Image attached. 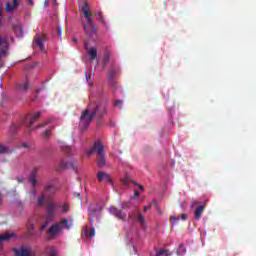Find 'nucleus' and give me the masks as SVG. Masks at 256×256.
<instances>
[{
  "mask_svg": "<svg viewBox=\"0 0 256 256\" xmlns=\"http://www.w3.org/2000/svg\"><path fill=\"white\" fill-rule=\"evenodd\" d=\"M7 51H9V40L7 39V36H0V59L3 55H6ZM0 67H3L1 62Z\"/></svg>",
  "mask_w": 256,
  "mask_h": 256,
  "instance_id": "7",
  "label": "nucleus"
},
{
  "mask_svg": "<svg viewBox=\"0 0 256 256\" xmlns=\"http://www.w3.org/2000/svg\"><path fill=\"white\" fill-rule=\"evenodd\" d=\"M13 237V233H5L0 235V245L4 243V241H9Z\"/></svg>",
  "mask_w": 256,
  "mask_h": 256,
  "instance_id": "24",
  "label": "nucleus"
},
{
  "mask_svg": "<svg viewBox=\"0 0 256 256\" xmlns=\"http://www.w3.org/2000/svg\"><path fill=\"white\" fill-rule=\"evenodd\" d=\"M87 157H91V155H95L97 153L98 157L96 159V163L98 167H105L107 163V159L105 158V147L101 141L97 140L94 142V146L90 149L85 150Z\"/></svg>",
  "mask_w": 256,
  "mask_h": 256,
  "instance_id": "2",
  "label": "nucleus"
},
{
  "mask_svg": "<svg viewBox=\"0 0 256 256\" xmlns=\"http://www.w3.org/2000/svg\"><path fill=\"white\" fill-rule=\"evenodd\" d=\"M44 203H45V195L42 194V195L38 198L37 204H38L39 207H43Z\"/></svg>",
  "mask_w": 256,
  "mask_h": 256,
  "instance_id": "29",
  "label": "nucleus"
},
{
  "mask_svg": "<svg viewBox=\"0 0 256 256\" xmlns=\"http://www.w3.org/2000/svg\"><path fill=\"white\" fill-rule=\"evenodd\" d=\"M138 222L142 225H145V217H143L141 211H138Z\"/></svg>",
  "mask_w": 256,
  "mask_h": 256,
  "instance_id": "30",
  "label": "nucleus"
},
{
  "mask_svg": "<svg viewBox=\"0 0 256 256\" xmlns=\"http://www.w3.org/2000/svg\"><path fill=\"white\" fill-rule=\"evenodd\" d=\"M51 120H47L46 122L40 123L35 129H41V127H46V125H49V122Z\"/></svg>",
  "mask_w": 256,
  "mask_h": 256,
  "instance_id": "38",
  "label": "nucleus"
},
{
  "mask_svg": "<svg viewBox=\"0 0 256 256\" xmlns=\"http://www.w3.org/2000/svg\"><path fill=\"white\" fill-rule=\"evenodd\" d=\"M95 119V114L91 111V105H88V108L85 109L80 116L79 127L82 131H85L91 124V121Z\"/></svg>",
  "mask_w": 256,
  "mask_h": 256,
  "instance_id": "4",
  "label": "nucleus"
},
{
  "mask_svg": "<svg viewBox=\"0 0 256 256\" xmlns=\"http://www.w3.org/2000/svg\"><path fill=\"white\" fill-rule=\"evenodd\" d=\"M58 35H61V27H58Z\"/></svg>",
  "mask_w": 256,
  "mask_h": 256,
  "instance_id": "48",
  "label": "nucleus"
},
{
  "mask_svg": "<svg viewBox=\"0 0 256 256\" xmlns=\"http://www.w3.org/2000/svg\"><path fill=\"white\" fill-rule=\"evenodd\" d=\"M49 255L57 256V250L55 249V247H53V246L49 247Z\"/></svg>",
  "mask_w": 256,
  "mask_h": 256,
  "instance_id": "33",
  "label": "nucleus"
},
{
  "mask_svg": "<svg viewBox=\"0 0 256 256\" xmlns=\"http://www.w3.org/2000/svg\"><path fill=\"white\" fill-rule=\"evenodd\" d=\"M84 234H85L86 237H88V238L95 237V228H90V230H89V228L86 227V228L84 229Z\"/></svg>",
  "mask_w": 256,
  "mask_h": 256,
  "instance_id": "23",
  "label": "nucleus"
},
{
  "mask_svg": "<svg viewBox=\"0 0 256 256\" xmlns=\"http://www.w3.org/2000/svg\"><path fill=\"white\" fill-rule=\"evenodd\" d=\"M178 221L179 219H182V221H187V214H182V215H179V216H176Z\"/></svg>",
  "mask_w": 256,
  "mask_h": 256,
  "instance_id": "42",
  "label": "nucleus"
},
{
  "mask_svg": "<svg viewBox=\"0 0 256 256\" xmlns=\"http://www.w3.org/2000/svg\"><path fill=\"white\" fill-rule=\"evenodd\" d=\"M28 2L30 3V5H33V0H28Z\"/></svg>",
  "mask_w": 256,
  "mask_h": 256,
  "instance_id": "50",
  "label": "nucleus"
},
{
  "mask_svg": "<svg viewBox=\"0 0 256 256\" xmlns=\"http://www.w3.org/2000/svg\"><path fill=\"white\" fill-rule=\"evenodd\" d=\"M96 17H99L101 23L107 27V22L105 21V18L103 17V12L99 11L96 13Z\"/></svg>",
  "mask_w": 256,
  "mask_h": 256,
  "instance_id": "28",
  "label": "nucleus"
},
{
  "mask_svg": "<svg viewBox=\"0 0 256 256\" xmlns=\"http://www.w3.org/2000/svg\"><path fill=\"white\" fill-rule=\"evenodd\" d=\"M42 137H44V139H49V137H51V129H47L46 131H44L42 133Z\"/></svg>",
  "mask_w": 256,
  "mask_h": 256,
  "instance_id": "31",
  "label": "nucleus"
},
{
  "mask_svg": "<svg viewBox=\"0 0 256 256\" xmlns=\"http://www.w3.org/2000/svg\"><path fill=\"white\" fill-rule=\"evenodd\" d=\"M169 255H171V253H169V251L160 249L156 252L155 256H169Z\"/></svg>",
  "mask_w": 256,
  "mask_h": 256,
  "instance_id": "27",
  "label": "nucleus"
},
{
  "mask_svg": "<svg viewBox=\"0 0 256 256\" xmlns=\"http://www.w3.org/2000/svg\"><path fill=\"white\" fill-rule=\"evenodd\" d=\"M121 181L126 187L131 184V181L133 182V180H131V176L129 175H126Z\"/></svg>",
  "mask_w": 256,
  "mask_h": 256,
  "instance_id": "25",
  "label": "nucleus"
},
{
  "mask_svg": "<svg viewBox=\"0 0 256 256\" xmlns=\"http://www.w3.org/2000/svg\"><path fill=\"white\" fill-rule=\"evenodd\" d=\"M18 149H29V144L27 142H23L18 146Z\"/></svg>",
  "mask_w": 256,
  "mask_h": 256,
  "instance_id": "36",
  "label": "nucleus"
},
{
  "mask_svg": "<svg viewBox=\"0 0 256 256\" xmlns=\"http://www.w3.org/2000/svg\"><path fill=\"white\" fill-rule=\"evenodd\" d=\"M45 35L34 37L33 45L40 48V51L45 52Z\"/></svg>",
  "mask_w": 256,
  "mask_h": 256,
  "instance_id": "11",
  "label": "nucleus"
},
{
  "mask_svg": "<svg viewBox=\"0 0 256 256\" xmlns=\"http://www.w3.org/2000/svg\"><path fill=\"white\" fill-rule=\"evenodd\" d=\"M179 249H180V250L183 249V245H180Z\"/></svg>",
  "mask_w": 256,
  "mask_h": 256,
  "instance_id": "52",
  "label": "nucleus"
},
{
  "mask_svg": "<svg viewBox=\"0 0 256 256\" xmlns=\"http://www.w3.org/2000/svg\"><path fill=\"white\" fill-rule=\"evenodd\" d=\"M204 211H205V204L196 207V209H195V211H194V217H195V219L200 220L201 217H203V212H204Z\"/></svg>",
  "mask_w": 256,
  "mask_h": 256,
  "instance_id": "18",
  "label": "nucleus"
},
{
  "mask_svg": "<svg viewBox=\"0 0 256 256\" xmlns=\"http://www.w3.org/2000/svg\"><path fill=\"white\" fill-rule=\"evenodd\" d=\"M11 153H13V149L0 144V155H11Z\"/></svg>",
  "mask_w": 256,
  "mask_h": 256,
  "instance_id": "20",
  "label": "nucleus"
},
{
  "mask_svg": "<svg viewBox=\"0 0 256 256\" xmlns=\"http://www.w3.org/2000/svg\"><path fill=\"white\" fill-rule=\"evenodd\" d=\"M132 183H133V185H135L136 187H138V188L140 189V191H145V188H144L142 185L138 184V183L135 182V181H132Z\"/></svg>",
  "mask_w": 256,
  "mask_h": 256,
  "instance_id": "41",
  "label": "nucleus"
},
{
  "mask_svg": "<svg viewBox=\"0 0 256 256\" xmlns=\"http://www.w3.org/2000/svg\"><path fill=\"white\" fill-rule=\"evenodd\" d=\"M29 86V80L27 79V76H25L24 81L21 84H18V91H22V93H27Z\"/></svg>",
  "mask_w": 256,
  "mask_h": 256,
  "instance_id": "16",
  "label": "nucleus"
},
{
  "mask_svg": "<svg viewBox=\"0 0 256 256\" xmlns=\"http://www.w3.org/2000/svg\"><path fill=\"white\" fill-rule=\"evenodd\" d=\"M57 211V205L53 202L47 203V215L49 219L55 218V212Z\"/></svg>",
  "mask_w": 256,
  "mask_h": 256,
  "instance_id": "13",
  "label": "nucleus"
},
{
  "mask_svg": "<svg viewBox=\"0 0 256 256\" xmlns=\"http://www.w3.org/2000/svg\"><path fill=\"white\" fill-rule=\"evenodd\" d=\"M177 221H179V218H177V216H171L170 217V222L172 223V225L176 224Z\"/></svg>",
  "mask_w": 256,
  "mask_h": 256,
  "instance_id": "40",
  "label": "nucleus"
},
{
  "mask_svg": "<svg viewBox=\"0 0 256 256\" xmlns=\"http://www.w3.org/2000/svg\"><path fill=\"white\" fill-rule=\"evenodd\" d=\"M97 177L100 183H102V181H107V183L113 185V179L111 178V175H109V173L101 171L98 172Z\"/></svg>",
  "mask_w": 256,
  "mask_h": 256,
  "instance_id": "12",
  "label": "nucleus"
},
{
  "mask_svg": "<svg viewBox=\"0 0 256 256\" xmlns=\"http://www.w3.org/2000/svg\"><path fill=\"white\" fill-rule=\"evenodd\" d=\"M144 211H147V206L144 207Z\"/></svg>",
  "mask_w": 256,
  "mask_h": 256,
  "instance_id": "53",
  "label": "nucleus"
},
{
  "mask_svg": "<svg viewBox=\"0 0 256 256\" xmlns=\"http://www.w3.org/2000/svg\"><path fill=\"white\" fill-rule=\"evenodd\" d=\"M60 169H73V171H75V166L72 164V162L62 161L60 163Z\"/></svg>",
  "mask_w": 256,
  "mask_h": 256,
  "instance_id": "21",
  "label": "nucleus"
},
{
  "mask_svg": "<svg viewBox=\"0 0 256 256\" xmlns=\"http://www.w3.org/2000/svg\"><path fill=\"white\" fill-rule=\"evenodd\" d=\"M134 197H139V191L134 190Z\"/></svg>",
  "mask_w": 256,
  "mask_h": 256,
  "instance_id": "46",
  "label": "nucleus"
},
{
  "mask_svg": "<svg viewBox=\"0 0 256 256\" xmlns=\"http://www.w3.org/2000/svg\"><path fill=\"white\" fill-rule=\"evenodd\" d=\"M42 114L43 112L39 111L32 115H28L24 118L23 123H25L26 127H31L35 121L39 120V117H41Z\"/></svg>",
  "mask_w": 256,
  "mask_h": 256,
  "instance_id": "10",
  "label": "nucleus"
},
{
  "mask_svg": "<svg viewBox=\"0 0 256 256\" xmlns=\"http://www.w3.org/2000/svg\"><path fill=\"white\" fill-rule=\"evenodd\" d=\"M120 74H121V69L117 66H112L108 70V79L113 89L117 87V82H115V77H117V75H120Z\"/></svg>",
  "mask_w": 256,
  "mask_h": 256,
  "instance_id": "6",
  "label": "nucleus"
},
{
  "mask_svg": "<svg viewBox=\"0 0 256 256\" xmlns=\"http://www.w3.org/2000/svg\"><path fill=\"white\" fill-rule=\"evenodd\" d=\"M38 171H39V168H35L29 176V181L31 183V186L33 187V189L30 191V195H32V197H35V195H37V191L34 188L37 187V172Z\"/></svg>",
  "mask_w": 256,
  "mask_h": 256,
  "instance_id": "8",
  "label": "nucleus"
},
{
  "mask_svg": "<svg viewBox=\"0 0 256 256\" xmlns=\"http://www.w3.org/2000/svg\"><path fill=\"white\" fill-rule=\"evenodd\" d=\"M84 47L90 57V61H95L97 59V48H88L87 41L84 42Z\"/></svg>",
  "mask_w": 256,
  "mask_h": 256,
  "instance_id": "14",
  "label": "nucleus"
},
{
  "mask_svg": "<svg viewBox=\"0 0 256 256\" xmlns=\"http://www.w3.org/2000/svg\"><path fill=\"white\" fill-rule=\"evenodd\" d=\"M17 7H19V0H12V4H11V2L6 3L7 13H13V11H15V9H17Z\"/></svg>",
  "mask_w": 256,
  "mask_h": 256,
  "instance_id": "15",
  "label": "nucleus"
},
{
  "mask_svg": "<svg viewBox=\"0 0 256 256\" xmlns=\"http://www.w3.org/2000/svg\"><path fill=\"white\" fill-rule=\"evenodd\" d=\"M62 151H64V153H66L68 155V157L71 155V154H69V153H71V147L70 146H63Z\"/></svg>",
  "mask_w": 256,
  "mask_h": 256,
  "instance_id": "34",
  "label": "nucleus"
},
{
  "mask_svg": "<svg viewBox=\"0 0 256 256\" xmlns=\"http://www.w3.org/2000/svg\"><path fill=\"white\" fill-rule=\"evenodd\" d=\"M81 11L86 19V23L83 24L84 31L89 39H93L97 34V29L95 28V22L93 21V13L89 9V4H87V2L81 6Z\"/></svg>",
  "mask_w": 256,
  "mask_h": 256,
  "instance_id": "1",
  "label": "nucleus"
},
{
  "mask_svg": "<svg viewBox=\"0 0 256 256\" xmlns=\"http://www.w3.org/2000/svg\"><path fill=\"white\" fill-rule=\"evenodd\" d=\"M109 59H111V53L109 51H105L104 58H103V66H102L103 69L107 67V64L109 63Z\"/></svg>",
  "mask_w": 256,
  "mask_h": 256,
  "instance_id": "22",
  "label": "nucleus"
},
{
  "mask_svg": "<svg viewBox=\"0 0 256 256\" xmlns=\"http://www.w3.org/2000/svg\"><path fill=\"white\" fill-rule=\"evenodd\" d=\"M16 181H17L18 183H23L24 179H23V178H16Z\"/></svg>",
  "mask_w": 256,
  "mask_h": 256,
  "instance_id": "45",
  "label": "nucleus"
},
{
  "mask_svg": "<svg viewBox=\"0 0 256 256\" xmlns=\"http://www.w3.org/2000/svg\"><path fill=\"white\" fill-rule=\"evenodd\" d=\"M48 225H49L48 221H45L44 223H42L40 226V231H45V229H47Z\"/></svg>",
  "mask_w": 256,
  "mask_h": 256,
  "instance_id": "37",
  "label": "nucleus"
},
{
  "mask_svg": "<svg viewBox=\"0 0 256 256\" xmlns=\"http://www.w3.org/2000/svg\"><path fill=\"white\" fill-rule=\"evenodd\" d=\"M95 213H96L95 209L89 210V215H93V217H95Z\"/></svg>",
  "mask_w": 256,
  "mask_h": 256,
  "instance_id": "43",
  "label": "nucleus"
},
{
  "mask_svg": "<svg viewBox=\"0 0 256 256\" xmlns=\"http://www.w3.org/2000/svg\"><path fill=\"white\" fill-rule=\"evenodd\" d=\"M76 197H77V199H81V194L78 193V194L76 195Z\"/></svg>",
  "mask_w": 256,
  "mask_h": 256,
  "instance_id": "49",
  "label": "nucleus"
},
{
  "mask_svg": "<svg viewBox=\"0 0 256 256\" xmlns=\"http://www.w3.org/2000/svg\"><path fill=\"white\" fill-rule=\"evenodd\" d=\"M13 251L16 256H31L27 248H14Z\"/></svg>",
  "mask_w": 256,
  "mask_h": 256,
  "instance_id": "17",
  "label": "nucleus"
},
{
  "mask_svg": "<svg viewBox=\"0 0 256 256\" xmlns=\"http://www.w3.org/2000/svg\"><path fill=\"white\" fill-rule=\"evenodd\" d=\"M71 227H73V221L71 220L69 222V219L62 218L59 222L48 228L47 235L50 237V239H57V237L63 233V229H67L69 231Z\"/></svg>",
  "mask_w": 256,
  "mask_h": 256,
  "instance_id": "3",
  "label": "nucleus"
},
{
  "mask_svg": "<svg viewBox=\"0 0 256 256\" xmlns=\"http://www.w3.org/2000/svg\"><path fill=\"white\" fill-rule=\"evenodd\" d=\"M18 129H19V125H17V124H13V125L10 127L11 133H17Z\"/></svg>",
  "mask_w": 256,
  "mask_h": 256,
  "instance_id": "35",
  "label": "nucleus"
},
{
  "mask_svg": "<svg viewBox=\"0 0 256 256\" xmlns=\"http://www.w3.org/2000/svg\"><path fill=\"white\" fill-rule=\"evenodd\" d=\"M73 42H74V43H77V39L74 38V39H73Z\"/></svg>",
  "mask_w": 256,
  "mask_h": 256,
  "instance_id": "51",
  "label": "nucleus"
},
{
  "mask_svg": "<svg viewBox=\"0 0 256 256\" xmlns=\"http://www.w3.org/2000/svg\"><path fill=\"white\" fill-rule=\"evenodd\" d=\"M109 212L111 215H114L119 221H125L127 219V213H125L123 210L118 209L115 206H111L109 208Z\"/></svg>",
  "mask_w": 256,
  "mask_h": 256,
  "instance_id": "9",
  "label": "nucleus"
},
{
  "mask_svg": "<svg viewBox=\"0 0 256 256\" xmlns=\"http://www.w3.org/2000/svg\"><path fill=\"white\" fill-rule=\"evenodd\" d=\"M88 219H89L90 223H95V220H93V218L91 216Z\"/></svg>",
  "mask_w": 256,
  "mask_h": 256,
  "instance_id": "47",
  "label": "nucleus"
},
{
  "mask_svg": "<svg viewBox=\"0 0 256 256\" xmlns=\"http://www.w3.org/2000/svg\"><path fill=\"white\" fill-rule=\"evenodd\" d=\"M90 111H92V115H95V117H98V119H103V117L107 115V104L101 102L95 104L93 108L90 106Z\"/></svg>",
  "mask_w": 256,
  "mask_h": 256,
  "instance_id": "5",
  "label": "nucleus"
},
{
  "mask_svg": "<svg viewBox=\"0 0 256 256\" xmlns=\"http://www.w3.org/2000/svg\"><path fill=\"white\" fill-rule=\"evenodd\" d=\"M3 205V194L0 192V207Z\"/></svg>",
  "mask_w": 256,
  "mask_h": 256,
  "instance_id": "44",
  "label": "nucleus"
},
{
  "mask_svg": "<svg viewBox=\"0 0 256 256\" xmlns=\"http://www.w3.org/2000/svg\"><path fill=\"white\" fill-rule=\"evenodd\" d=\"M35 231V225L34 224H29L28 225V230H27V235H29V237H33L34 232Z\"/></svg>",
  "mask_w": 256,
  "mask_h": 256,
  "instance_id": "26",
  "label": "nucleus"
},
{
  "mask_svg": "<svg viewBox=\"0 0 256 256\" xmlns=\"http://www.w3.org/2000/svg\"><path fill=\"white\" fill-rule=\"evenodd\" d=\"M44 191L46 193H50V195H55V192L57 191V188H55V185L52 182H49L45 187Z\"/></svg>",
  "mask_w": 256,
  "mask_h": 256,
  "instance_id": "19",
  "label": "nucleus"
},
{
  "mask_svg": "<svg viewBox=\"0 0 256 256\" xmlns=\"http://www.w3.org/2000/svg\"><path fill=\"white\" fill-rule=\"evenodd\" d=\"M114 106H115V107H120V109H121V107H123V101H121V100H115Z\"/></svg>",
  "mask_w": 256,
  "mask_h": 256,
  "instance_id": "39",
  "label": "nucleus"
},
{
  "mask_svg": "<svg viewBox=\"0 0 256 256\" xmlns=\"http://www.w3.org/2000/svg\"><path fill=\"white\" fill-rule=\"evenodd\" d=\"M62 213L64 214L69 213V204L67 203L62 204Z\"/></svg>",
  "mask_w": 256,
  "mask_h": 256,
  "instance_id": "32",
  "label": "nucleus"
}]
</instances>
